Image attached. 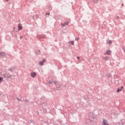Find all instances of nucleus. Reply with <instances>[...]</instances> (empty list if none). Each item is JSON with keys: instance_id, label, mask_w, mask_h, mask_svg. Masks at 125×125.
I'll use <instances>...</instances> for the list:
<instances>
[{"instance_id": "obj_1", "label": "nucleus", "mask_w": 125, "mask_h": 125, "mask_svg": "<svg viewBox=\"0 0 125 125\" xmlns=\"http://www.w3.org/2000/svg\"><path fill=\"white\" fill-rule=\"evenodd\" d=\"M103 125H109V124H108V122H107V120H106V119H103Z\"/></svg>"}, {"instance_id": "obj_2", "label": "nucleus", "mask_w": 125, "mask_h": 125, "mask_svg": "<svg viewBox=\"0 0 125 125\" xmlns=\"http://www.w3.org/2000/svg\"><path fill=\"white\" fill-rule=\"evenodd\" d=\"M111 53H112V51H111V50H107L104 53V55H111Z\"/></svg>"}, {"instance_id": "obj_3", "label": "nucleus", "mask_w": 125, "mask_h": 125, "mask_svg": "<svg viewBox=\"0 0 125 125\" xmlns=\"http://www.w3.org/2000/svg\"><path fill=\"white\" fill-rule=\"evenodd\" d=\"M30 76L32 78H35V77H36V76H37V73H36L35 72H32L31 73Z\"/></svg>"}, {"instance_id": "obj_4", "label": "nucleus", "mask_w": 125, "mask_h": 125, "mask_svg": "<svg viewBox=\"0 0 125 125\" xmlns=\"http://www.w3.org/2000/svg\"><path fill=\"white\" fill-rule=\"evenodd\" d=\"M43 62H45V60L43 59V61H40L39 62V65H40V66H42L43 65Z\"/></svg>"}, {"instance_id": "obj_5", "label": "nucleus", "mask_w": 125, "mask_h": 125, "mask_svg": "<svg viewBox=\"0 0 125 125\" xmlns=\"http://www.w3.org/2000/svg\"><path fill=\"white\" fill-rule=\"evenodd\" d=\"M62 27H64V26H65V25H69V22L66 21L63 24H61Z\"/></svg>"}, {"instance_id": "obj_6", "label": "nucleus", "mask_w": 125, "mask_h": 125, "mask_svg": "<svg viewBox=\"0 0 125 125\" xmlns=\"http://www.w3.org/2000/svg\"><path fill=\"white\" fill-rule=\"evenodd\" d=\"M0 55L2 56V57L5 56V53L3 52H0Z\"/></svg>"}, {"instance_id": "obj_7", "label": "nucleus", "mask_w": 125, "mask_h": 125, "mask_svg": "<svg viewBox=\"0 0 125 125\" xmlns=\"http://www.w3.org/2000/svg\"><path fill=\"white\" fill-rule=\"evenodd\" d=\"M104 60H105V61H107L109 60V57H104L103 58Z\"/></svg>"}, {"instance_id": "obj_8", "label": "nucleus", "mask_w": 125, "mask_h": 125, "mask_svg": "<svg viewBox=\"0 0 125 125\" xmlns=\"http://www.w3.org/2000/svg\"><path fill=\"white\" fill-rule=\"evenodd\" d=\"M18 29H19V31H20V30H21V29H22V26L21 25V24H19L18 25Z\"/></svg>"}, {"instance_id": "obj_9", "label": "nucleus", "mask_w": 125, "mask_h": 125, "mask_svg": "<svg viewBox=\"0 0 125 125\" xmlns=\"http://www.w3.org/2000/svg\"><path fill=\"white\" fill-rule=\"evenodd\" d=\"M52 83H53V80H51V81H49L48 83V84H50Z\"/></svg>"}, {"instance_id": "obj_10", "label": "nucleus", "mask_w": 125, "mask_h": 125, "mask_svg": "<svg viewBox=\"0 0 125 125\" xmlns=\"http://www.w3.org/2000/svg\"><path fill=\"white\" fill-rule=\"evenodd\" d=\"M120 91H122V89H118L117 92H120Z\"/></svg>"}, {"instance_id": "obj_11", "label": "nucleus", "mask_w": 125, "mask_h": 125, "mask_svg": "<svg viewBox=\"0 0 125 125\" xmlns=\"http://www.w3.org/2000/svg\"><path fill=\"white\" fill-rule=\"evenodd\" d=\"M108 43L109 44H111V43H112V41L111 40H109L108 42Z\"/></svg>"}, {"instance_id": "obj_12", "label": "nucleus", "mask_w": 125, "mask_h": 125, "mask_svg": "<svg viewBox=\"0 0 125 125\" xmlns=\"http://www.w3.org/2000/svg\"><path fill=\"white\" fill-rule=\"evenodd\" d=\"M70 43H71L72 44V45H74V44L73 41H71Z\"/></svg>"}, {"instance_id": "obj_13", "label": "nucleus", "mask_w": 125, "mask_h": 125, "mask_svg": "<svg viewBox=\"0 0 125 125\" xmlns=\"http://www.w3.org/2000/svg\"><path fill=\"white\" fill-rule=\"evenodd\" d=\"M76 41H79L80 40L79 38H77L75 39Z\"/></svg>"}, {"instance_id": "obj_14", "label": "nucleus", "mask_w": 125, "mask_h": 125, "mask_svg": "<svg viewBox=\"0 0 125 125\" xmlns=\"http://www.w3.org/2000/svg\"><path fill=\"white\" fill-rule=\"evenodd\" d=\"M2 81V78L0 77V82H1Z\"/></svg>"}, {"instance_id": "obj_15", "label": "nucleus", "mask_w": 125, "mask_h": 125, "mask_svg": "<svg viewBox=\"0 0 125 125\" xmlns=\"http://www.w3.org/2000/svg\"><path fill=\"white\" fill-rule=\"evenodd\" d=\"M49 14H50L49 13H46V15H49Z\"/></svg>"}, {"instance_id": "obj_16", "label": "nucleus", "mask_w": 125, "mask_h": 125, "mask_svg": "<svg viewBox=\"0 0 125 125\" xmlns=\"http://www.w3.org/2000/svg\"><path fill=\"white\" fill-rule=\"evenodd\" d=\"M77 59H80V57H77Z\"/></svg>"}, {"instance_id": "obj_17", "label": "nucleus", "mask_w": 125, "mask_h": 125, "mask_svg": "<svg viewBox=\"0 0 125 125\" xmlns=\"http://www.w3.org/2000/svg\"><path fill=\"white\" fill-rule=\"evenodd\" d=\"M39 53H38V54H40V53H41L40 51H39Z\"/></svg>"}, {"instance_id": "obj_18", "label": "nucleus", "mask_w": 125, "mask_h": 125, "mask_svg": "<svg viewBox=\"0 0 125 125\" xmlns=\"http://www.w3.org/2000/svg\"><path fill=\"white\" fill-rule=\"evenodd\" d=\"M6 1H8V0H5Z\"/></svg>"}, {"instance_id": "obj_19", "label": "nucleus", "mask_w": 125, "mask_h": 125, "mask_svg": "<svg viewBox=\"0 0 125 125\" xmlns=\"http://www.w3.org/2000/svg\"><path fill=\"white\" fill-rule=\"evenodd\" d=\"M122 88H124V87H123V86H122Z\"/></svg>"}, {"instance_id": "obj_20", "label": "nucleus", "mask_w": 125, "mask_h": 125, "mask_svg": "<svg viewBox=\"0 0 125 125\" xmlns=\"http://www.w3.org/2000/svg\"><path fill=\"white\" fill-rule=\"evenodd\" d=\"M122 5H124V4H122Z\"/></svg>"}, {"instance_id": "obj_21", "label": "nucleus", "mask_w": 125, "mask_h": 125, "mask_svg": "<svg viewBox=\"0 0 125 125\" xmlns=\"http://www.w3.org/2000/svg\"><path fill=\"white\" fill-rule=\"evenodd\" d=\"M124 51H125V49L124 50Z\"/></svg>"}]
</instances>
